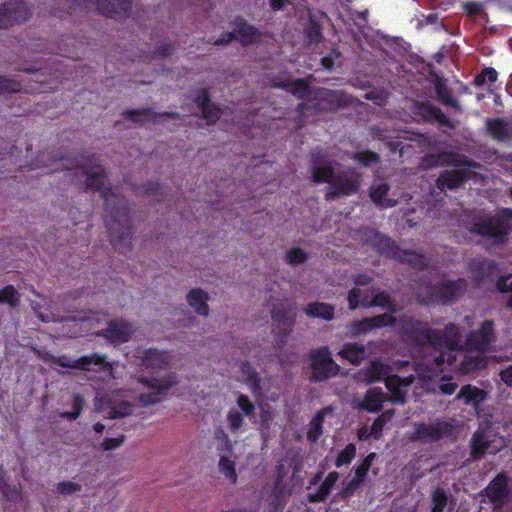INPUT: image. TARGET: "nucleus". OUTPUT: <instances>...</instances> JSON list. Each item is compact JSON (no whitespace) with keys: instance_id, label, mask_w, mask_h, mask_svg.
I'll return each instance as SVG.
<instances>
[{"instance_id":"60","label":"nucleus","mask_w":512,"mask_h":512,"mask_svg":"<svg viewBox=\"0 0 512 512\" xmlns=\"http://www.w3.org/2000/svg\"><path fill=\"white\" fill-rule=\"evenodd\" d=\"M162 188L159 182L149 181L144 184V192L147 195L154 196L158 201H160L163 196Z\"/></svg>"},{"instance_id":"29","label":"nucleus","mask_w":512,"mask_h":512,"mask_svg":"<svg viewBox=\"0 0 512 512\" xmlns=\"http://www.w3.org/2000/svg\"><path fill=\"white\" fill-rule=\"evenodd\" d=\"M333 412L331 406H326L318 410L308 425L307 439L311 443H316L323 433V423L326 415Z\"/></svg>"},{"instance_id":"62","label":"nucleus","mask_w":512,"mask_h":512,"mask_svg":"<svg viewBox=\"0 0 512 512\" xmlns=\"http://www.w3.org/2000/svg\"><path fill=\"white\" fill-rule=\"evenodd\" d=\"M341 56L338 49L333 48L329 54L321 58V65L325 70H332L335 65V60Z\"/></svg>"},{"instance_id":"53","label":"nucleus","mask_w":512,"mask_h":512,"mask_svg":"<svg viewBox=\"0 0 512 512\" xmlns=\"http://www.w3.org/2000/svg\"><path fill=\"white\" fill-rule=\"evenodd\" d=\"M201 112L202 117L207 121L209 125L215 124L221 116L220 108L213 103L201 109Z\"/></svg>"},{"instance_id":"50","label":"nucleus","mask_w":512,"mask_h":512,"mask_svg":"<svg viewBox=\"0 0 512 512\" xmlns=\"http://www.w3.org/2000/svg\"><path fill=\"white\" fill-rule=\"evenodd\" d=\"M84 405L83 397L79 394H75L73 397L72 411H66L61 413V417L69 421H75L81 414Z\"/></svg>"},{"instance_id":"55","label":"nucleus","mask_w":512,"mask_h":512,"mask_svg":"<svg viewBox=\"0 0 512 512\" xmlns=\"http://www.w3.org/2000/svg\"><path fill=\"white\" fill-rule=\"evenodd\" d=\"M435 352L438 353V355H436L434 358V363L436 366L440 367L445 362H447V364L451 366L455 362V357L450 354V352H452L451 350H448L447 348L443 347L440 350H435Z\"/></svg>"},{"instance_id":"23","label":"nucleus","mask_w":512,"mask_h":512,"mask_svg":"<svg viewBox=\"0 0 512 512\" xmlns=\"http://www.w3.org/2000/svg\"><path fill=\"white\" fill-rule=\"evenodd\" d=\"M140 364L146 370L167 369L170 364V356L165 351L149 348L143 351Z\"/></svg>"},{"instance_id":"64","label":"nucleus","mask_w":512,"mask_h":512,"mask_svg":"<svg viewBox=\"0 0 512 512\" xmlns=\"http://www.w3.org/2000/svg\"><path fill=\"white\" fill-rule=\"evenodd\" d=\"M215 437L218 441L217 449L219 451H230L232 448L231 441L228 435L223 431L219 430L216 432Z\"/></svg>"},{"instance_id":"32","label":"nucleus","mask_w":512,"mask_h":512,"mask_svg":"<svg viewBox=\"0 0 512 512\" xmlns=\"http://www.w3.org/2000/svg\"><path fill=\"white\" fill-rule=\"evenodd\" d=\"M390 367L381 361H372L368 367L363 370L364 380L368 383L384 381L390 376Z\"/></svg>"},{"instance_id":"19","label":"nucleus","mask_w":512,"mask_h":512,"mask_svg":"<svg viewBox=\"0 0 512 512\" xmlns=\"http://www.w3.org/2000/svg\"><path fill=\"white\" fill-rule=\"evenodd\" d=\"M133 0H95L97 11L112 19L126 18L132 8Z\"/></svg>"},{"instance_id":"16","label":"nucleus","mask_w":512,"mask_h":512,"mask_svg":"<svg viewBox=\"0 0 512 512\" xmlns=\"http://www.w3.org/2000/svg\"><path fill=\"white\" fill-rule=\"evenodd\" d=\"M361 179L359 175L348 176L341 172L335 175L330 188L325 194L327 201L334 200L340 196H348L356 193L360 187Z\"/></svg>"},{"instance_id":"38","label":"nucleus","mask_w":512,"mask_h":512,"mask_svg":"<svg viewBox=\"0 0 512 512\" xmlns=\"http://www.w3.org/2000/svg\"><path fill=\"white\" fill-rule=\"evenodd\" d=\"M466 180V175L461 170H451L441 173L438 182L449 189L459 187Z\"/></svg>"},{"instance_id":"5","label":"nucleus","mask_w":512,"mask_h":512,"mask_svg":"<svg viewBox=\"0 0 512 512\" xmlns=\"http://www.w3.org/2000/svg\"><path fill=\"white\" fill-rule=\"evenodd\" d=\"M311 382H323L335 377L340 372V366L333 360L327 346L312 349L309 353Z\"/></svg>"},{"instance_id":"33","label":"nucleus","mask_w":512,"mask_h":512,"mask_svg":"<svg viewBox=\"0 0 512 512\" xmlns=\"http://www.w3.org/2000/svg\"><path fill=\"white\" fill-rule=\"evenodd\" d=\"M208 298V293L202 289H192L187 295V302L197 314L207 316L209 313Z\"/></svg>"},{"instance_id":"47","label":"nucleus","mask_w":512,"mask_h":512,"mask_svg":"<svg viewBox=\"0 0 512 512\" xmlns=\"http://www.w3.org/2000/svg\"><path fill=\"white\" fill-rule=\"evenodd\" d=\"M154 114L153 110L151 108H141V109H129L126 110L123 115L136 123H143L148 120V116H151ZM157 114L155 113V116Z\"/></svg>"},{"instance_id":"31","label":"nucleus","mask_w":512,"mask_h":512,"mask_svg":"<svg viewBox=\"0 0 512 512\" xmlns=\"http://www.w3.org/2000/svg\"><path fill=\"white\" fill-rule=\"evenodd\" d=\"M486 392L471 384H466L461 387L456 395V399L463 400L465 404L478 406L486 399Z\"/></svg>"},{"instance_id":"59","label":"nucleus","mask_w":512,"mask_h":512,"mask_svg":"<svg viewBox=\"0 0 512 512\" xmlns=\"http://www.w3.org/2000/svg\"><path fill=\"white\" fill-rule=\"evenodd\" d=\"M174 46L171 43H161L153 51V59H164L172 54Z\"/></svg>"},{"instance_id":"42","label":"nucleus","mask_w":512,"mask_h":512,"mask_svg":"<svg viewBox=\"0 0 512 512\" xmlns=\"http://www.w3.org/2000/svg\"><path fill=\"white\" fill-rule=\"evenodd\" d=\"M351 159L364 167H370L380 162V156L371 150L354 152Z\"/></svg>"},{"instance_id":"46","label":"nucleus","mask_w":512,"mask_h":512,"mask_svg":"<svg viewBox=\"0 0 512 512\" xmlns=\"http://www.w3.org/2000/svg\"><path fill=\"white\" fill-rule=\"evenodd\" d=\"M133 413V405L127 401H120L114 404L109 411L111 419L123 418Z\"/></svg>"},{"instance_id":"8","label":"nucleus","mask_w":512,"mask_h":512,"mask_svg":"<svg viewBox=\"0 0 512 512\" xmlns=\"http://www.w3.org/2000/svg\"><path fill=\"white\" fill-rule=\"evenodd\" d=\"M51 363L62 368L92 370L95 372L112 371V365L107 361V357L97 353L85 355L77 359H71L67 356H51Z\"/></svg>"},{"instance_id":"61","label":"nucleus","mask_w":512,"mask_h":512,"mask_svg":"<svg viewBox=\"0 0 512 512\" xmlns=\"http://www.w3.org/2000/svg\"><path fill=\"white\" fill-rule=\"evenodd\" d=\"M511 278L512 274L498 276L495 283L496 289L500 293H508L512 291V280L509 282Z\"/></svg>"},{"instance_id":"51","label":"nucleus","mask_w":512,"mask_h":512,"mask_svg":"<svg viewBox=\"0 0 512 512\" xmlns=\"http://www.w3.org/2000/svg\"><path fill=\"white\" fill-rule=\"evenodd\" d=\"M22 89L20 82L7 76H0V95L5 93H18Z\"/></svg>"},{"instance_id":"27","label":"nucleus","mask_w":512,"mask_h":512,"mask_svg":"<svg viewBox=\"0 0 512 512\" xmlns=\"http://www.w3.org/2000/svg\"><path fill=\"white\" fill-rule=\"evenodd\" d=\"M493 440L489 439L482 429L476 430L470 440V455L473 459L482 458L490 448Z\"/></svg>"},{"instance_id":"13","label":"nucleus","mask_w":512,"mask_h":512,"mask_svg":"<svg viewBox=\"0 0 512 512\" xmlns=\"http://www.w3.org/2000/svg\"><path fill=\"white\" fill-rule=\"evenodd\" d=\"M30 11L23 0H5L0 4V29L28 20Z\"/></svg>"},{"instance_id":"35","label":"nucleus","mask_w":512,"mask_h":512,"mask_svg":"<svg viewBox=\"0 0 512 512\" xmlns=\"http://www.w3.org/2000/svg\"><path fill=\"white\" fill-rule=\"evenodd\" d=\"M305 313L311 318H321L326 321L334 319V306L324 302H312L309 303L305 309Z\"/></svg>"},{"instance_id":"17","label":"nucleus","mask_w":512,"mask_h":512,"mask_svg":"<svg viewBox=\"0 0 512 512\" xmlns=\"http://www.w3.org/2000/svg\"><path fill=\"white\" fill-rule=\"evenodd\" d=\"M396 318L387 314H380L373 317H365L360 320H354L349 327L351 334L355 337L367 334L368 332L383 328L386 326H394Z\"/></svg>"},{"instance_id":"26","label":"nucleus","mask_w":512,"mask_h":512,"mask_svg":"<svg viewBox=\"0 0 512 512\" xmlns=\"http://www.w3.org/2000/svg\"><path fill=\"white\" fill-rule=\"evenodd\" d=\"M389 191L390 186L385 182L373 184L369 188V197L378 207L392 208L397 205V201L386 197Z\"/></svg>"},{"instance_id":"43","label":"nucleus","mask_w":512,"mask_h":512,"mask_svg":"<svg viewBox=\"0 0 512 512\" xmlns=\"http://www.w3.org/2000/svg\"><path fill=\"white\" fill-rule=\"evenodd\" d=\"M375 452H370L366 457L362 459V461L354 467L355 472V478L359 479L360 481L364 482L367 474L376 458Z\"/></svg>"},{"instance_id":"22","label":"nucleus","mask_w":512,"mask_h":512,"mask_svg":"<svg viewBox=\"0 0 512 512\" xmlns=\"http://www.w3.org/2000/svg\"><path fill=\"white\" fill-rule=\"evenodd\" d=\"M416 116L421 117L425 122L435 121L443 126L451 127L449 118L442 110L430 102H417L414 107Z\"/></svg>"},{"instance_id":"15","label":"nucleus","mask_w":512,"mask_h":512,"mask_svg":"<svg viewBox=\"0 0 512 512\" xmlns=\"http://www.w3.org/2000/svg\"><path fill=\"white\" fill-rule=\"evenodd\" d=\"M451 430V425L445 421L436 420L431 423H416L413 439L423 443L440 441Z\"/></svg>"},{"instance_id":"25","label":"nucleus","mask_w":512,"mask_h":512,"mask_svg":"<svg viewBox=\"0 0 512 512\" xmlns=\"http://www.w3.org/2000/svg\"><path fill=\"white\" fill-rule=\"evenodd\" d=\"M488 134L499 142H506L512 137V127L505 118H491L486 121Z\"/></svg>"},{"instance_id":"34","label":"nucleus","mask_w":512,"mask_h":512,"mask_svg":"<svg viewBox=\"0 0 512 512\" xmlns=\"http://www.w3.org/2000/svg\"><path fill=\"white\" fill-rule=\"evenodd\" d=\"M312 178L315 183H329L331 185L335 174L334 169L330 163L318 165V158L312 155Z\"/></svg>"},{"instance_id":"63","label":"nucleus","mask_w":512,"mask_h":512,"mask_svg":"<svg viewBox=\"0 0 512 512\" xmlns=\"http://www.w3.org/2000/svg\"><path fill=\"white\" fill-rule=\"evenodd\" d=\"M237 404L247 416H250L255 411V405L250 401L247 395L240 394L237 398Z\"/></svg>"},{"instance_id":"44","label":"nucleus","mask_w":512,"mask_h":512,"mask_svg":"<svg viewBox=\"0 0 512 512\" xmlns=\"http://www.w3.org/2000/svg\"><path fill=\"white\" fill-rule=\"evenodd\" d=\"M356 456V445L349 443L343 450L339 452L335 459V466L341 468L345 465H349Z\"/></svg>"},{"instance_id":"54","label":"nucleus","mask_w":512,"mask_h":512,"mask_svg":"<svg viewBox=\"0 0 512 512\" xmlns=\"http://www.w3.org/2000/svg\"><path fill=\"white\" fill-rule=\"evenodd\" d=\"M292 81L291 76L288 72H284L277 76H273L269 79L270 86L273 88H281L284 90H288L290 86V82Z\"/></svg>"},{"instance_id":"41","label":"nucleus","mask_w":512,"mask_h":512,"mask_svg":"<svg viewBox=\"0 0 512 512\" xmlns=\"http://www.w3.org/2000/svg\"><path fill=\"white\" fill-rule=\"evenodd\" d=\"M20 303V294L13 285H6L0 289V305L15 308Z\"/></svg>"},{"instance_id":"18","label":"nucleus","mask_w":512,"mask_h":512,"mask_svg":"<svg viewBox=\"0 0 512 512\" xmlns=\"http://www.w3.org/2000/svg\"><path fill=\"white\" fill-rule=\"evenodd\" d=\"M132 334V325L123 319L109 321L107 327L100 332L102 337L113 344L128 342Z\"/></svg>"},{"instance_id":"20","label":"nucleus","mask_w":512,"mask_h":512,"mask_svg":"<svg viewBox=\"0 0 512 512\" xmlns=\"http://www.w3.org/2000/svg\"><path fill=\"white\" fill-rule=\"evenodd\" d=\"M468 269L473 276L474 282L480 284L494 277L497 271V263L486 258L472 259L468 263Z\"/></svg>"},{"instance_id":"21","label":"nucleus","mask_w":512,"mask_h":512,"mask_svg":"<svg viewBox=\"0 0 512 512\" xmlns=\"http://www.w3.org/2000/svg\"><path fill=\"white\" fill-rule=\"evenodd\" d=\"M413 381L412 377L401 378L398 375H390L385 378V386L391 394L389 401L393 405L405 404L406 402V391L403 387L409 386Z\"/></svg>"},{"instance_id":"7","label":"nucleus","mask_w":512,"mask_h":512,"mask_svg":"<svg viewBox=\"0 0 512 512\" xmlns=\"http://www.w3.org/2000/svg\"><path fill=\"white\" fill-rule=\"evenodd\" d=\"M308 102L317 112H336L351 103L349 96L343 91L321 87L313 88V95L308 98Z\"/></svg>"},{"instance_id":"39","label":"nucleus","mask_w":512,"mask_h":512,"mask_svg":"<svg viewBox=\"0 0 512 512\" xmlns=\"http://www.w3.org/2000/svg\"><path fill=\"white\" fill-rule=\"evenodd\" d=\"M321 23L314 17L309 16L308 23L305 27V35L308 44H318L323 39Z\"/></svg>"},{"instance_id":"37","label":"nucleus","mask_w":512,"mask_h":512,"mask_svg":"<svg viewBox=\"0 0 512 512\" xmlns=\"http://www.w3.org/2000/svg\"><path fill=\"white\" fill-rule=\"evenodd\" d=\"M365 306L381 307L391 313H395L398 310L397 304L391 298L390 294L386 291H380L373 295L371 301Z\"/></svg>"},{"instance_id":"1","label":"nucleus","mask_w":512,"mask_h":512,"mask_svg":"<svg viewBox=\"0 0 512 512\" xmlns=\"http://www.w3.org/2000/svg\"><path fill=\"white\" fill-rule=\"evenodd\" d=\"M75 172L85 177L86 191H100L104 200V223L108 230L110 242L119 252L129 251L133 238V225L130 210L124 197L113 193L110 185H105L106 173L95 154L81 156Z\"/></svg>"},{"instance_id":"30","label":"nucleus","mask_w":512,"mask_h":512,"mask_svg":"<svg viewBox=\"0 0 512 512\" xmlns=\"http://www.w3.org/2000/svg\"><path fill=\"white\" fill-rule=\"evenodd\" d=\"M339 479V473L336 471L330 472L324 481L321 483L319 488L313 492L309 493L307 499L310 503H320L326 500V498L330 495L332 488L336 484Z\"/></svg>"},{"instance_id":"12","label":"nucleus","mask_w":512,"mask_h":512,"mask_svg":"<svg viewBox=\"0 0 512 512\" xmlns=\"http://www.w3.org/2000/svg\"><path fill=\"white\" fill-rule=\"evenodd\" d=\"M495 340V325L491 319L484 320L477 331L466 335L465 347L469 351L487 352Z\"/></svg>"},{"instance_id":"45","label":"nucleus","mask_w":512,"mask_h":512,"mask_svg":"<svg viewBox=\"0 0 512 512\" xmlns=\"http://www.w3.org/2000/svg\"><path fill=\"white\" fill-rule=\"evenodd\" d=\"M432 510L435 512H443L448 503V496L443 488L437 487L431 497Z\"/></svg>"},{"instance_id":"9","label":"nucleus","mask_w":512,"mask_h":512,"mask_svg":"<svg viewBox=\"0 0 512 512\" xmlns=\"http://www.w3.org/2000/svg\"><path fill=\"white\" fill-rule=\"evenodd\" d=\"M482 494L493 505V511L500 512L511 496L507 473L504 471L498 473L483 489Z\"/></svg>"},{"instance_id":"10","label":"nucleus","mask_w":512,"mask_h":512,"mask_svg":"<svg viewBox=\"0 0 512 512\" xmlns=\"http://www.w3.org/2000/svg\"><path fill=\"white\" fill-rule=\"evenodd\" d=\"M467 281L463 278L457 280H442L430 285V300L447 304L460 298L467 290Z\"/></svg>"},{"instance_id":"11","label":"nucleus","mask_w":512,"mask_h":512,"mask_svg":"<svg viewBox=\"0 0 512 512\" xmlns=\"http://www.w3.org/2000/svg\"><path fill=\"white\" fill-rule=\"evenodd\" d=\"M233 24V31L223 33L212 42L213 45L220 46L229 44L232 40H237L243 46H247L260 37L259 30L255 26L250 25L243 17H237Z\"/></svg>"},{"instance_id":"6","label":"nucleus","mask_w":512,"mask_h":512,"mask_svg":"<svg viewBox=\"0 0 512 512\" xmlns=\"http://www.w3.org/2000/svg\"><path fill=\"white\" fill-rule=\"evenodd\" d=\"M139 382L150 389L149 392L141 393L138 396L140 404L148 407L162 402L170 388L177 384V378L175 374L169 373L161 377L141 376Z\"/></svg>"},{"instance_id":"52","label":"nucleus","mask_w":512,"mask_h":512,"mask_svg":"<svg viewBox=\"0 0 512 512\" xmlns=\"http://www.w3.org/2000/svg\"><path fill=\"white\" fill-rule=\"evenodd\" d=\"M363 483L364 482L354 477L345 486L342 487L338 493V496L344 500L351 498Z\"/></svg>"},{"instance_id":"28","label":"nucleus","mask_w":512,"mask_h":512,"mask_svg":"<svg viewBox=\"0 0 512 512\" xmlns=\"http://www.w3.org/2000/svg\"><path fill=\"white\" fill-rule=\"evenodd\" d=\"M338 355L348 361L352 365H360L366 358V349L363 344L356 342H347L343 344L342 349L338 352Z\"/></svg>"},{"instance_id":"57","label":"nucleus","mask_w":512,"mask_h":512,"mask_svg":"<svg viewBox=\"0 0 512 512\" xmlns=\"http://www.w3.org/2000/svg\"><path fill=\"white\" fill-rule=\"evenodd\" d=\"M241 373L246 379L252 382L254 385L259 386V377L256 369L251 365L250 362L245 361L241 364Z\"/></svg>"},{"instance_id":"36","label":"nucleus","mask_w":512,"mask_h":512,"mask_svg":"<svg viewBox=\"0 0 512 512\" xmlns=\"http://www.w3.org/2000/svg\"><path fill=\"white\" fill-rule=\"evenodd\" d=\"M287 92L300 100L307 101L308 98L313 95V89L310 87V83L304 78L292 80Z\"/></svg>"},{"instance_id":"58","label":"nucleus","mask_w":512,"mask_h":512,"mask_svg":"<svg viewBox=\"0 0 512 512\" xmlns=\"http://www.w3.org/2000/svg\"><path fill=\"white\" fill-rule=\"evenodd\" d=\"M80 484L72 481H62L57 485V491L61 495H70L75 492L81 491Z\"/></svg>"},{"instance_id":"40","label":"nucleus","mask_w":512,"mask_h":512,"mask_svg":"<svg viewBox=\"0 0 512 512\" xmlns=\"http://www.w3.org/2000/svg\"><path fill=\"white\" fill-rule=\"evenodd\" d=\"M435 91L443 105L460 110V104L457 99L453 97L452 91L445 84L439 82L435 86Z\"/></svg>"},{"instance_id":"3","label":"nucleus","mask_w":512,"mask_h":512,"mask_svg":"<svg viewBox=\"0 0 512 512\" xmlns=\"http://www.w3.org/2000/svg\"><path fill=\"white\" fill-rule=\"evenodd\" d=\"M466 229L491 246H503L509 241L512 231V208L502 207L494 214L474 215Z\"/></svg>"},{"instance_id":"24","label":"nucleus","mask_w":512,"mask_h":512,"mask_svg":"<svg viewBox=\"0 0 512 512\" xmlns=\"http://www.w3.org/2000/svg\"><path fill=\"white\" fill-rule=\"evenodd\" d=\"M388 400L386 394L379 387L369 388L361 403L359 409L370 413H378L382 410L383 404Z\"/></svg>"},{"instance_id":"4","label":"nucleus","mask_w":512,"mask_h":512,"mask_svg":"<svg viewBox=\"0 0 512 512\" xmlns=\"http://www.w3.org/2000/svg\"><path fill=\"white\" fill-rule=\"evenodd\" d=\"M362 241L365 245L370 246L378 255L400 264H407L411 268L420 271L426 270L429 267V260L424 254L413 250L401 249L395 240L377 229H365Z\"/></svg>"},{"instance_id":"56","label":"nucleus","mask_w":512,"mask_h":512,"mask_svg":"<svg viewBox=\"0 0 512 512\" xmlns=\"http://www.w3.org/2000/svg\"><path fill=\"white\" fill-rule=\"evenodd\" d=\"M227 420L232 432H237L243 425L244 419L241 413L237 410H230L227 414Z\"/></svg>"},{"instance_id":"14","label":"nucleus","mask_w":512,"mask_h":512,"mask_svg":"<svg viewBox=\"0 0 512 512\" xmlns=\"http://www.w3.org/2000/svg\"><path fill=\"white\" fill-rule=\"evenodd\" d=\"M271 318L277 325L278 334L286 337L295 324V306L291 302L279 300L272 304Z\"/></svg>"},{"instance_id":"49","label":"nucleus","mask_w":512,"mask_h":512,"mask_svg":"<svg viewBox=\"0 0 512 512\" xmlns=\"http://www.w3.org/2000/svg\"><path fill=\"white\" fill-rule=\"evenodd\" d=\"M308 260V253L302 248L294 247L287 251L286 262L292 266L301 265Z\"/></svg>"},{"instance_id":"2","label":"nucleus","mask_w":512,"mask_h":512,"mask_svg":"<svg viewBox=\"0 0 512 512\" xmlns=\"http://www.w3.org/2000/svg\"><path fill=\"white\" fill-rule=\"evenodd\" d=\"M403 334L419 347L431 346L434 350L445 347L451 351H461V334L454 323L447 324L443 330L433 329L427 322L413 317H405L400 321Z\"/></svg>"},{"instance_id":"48","label":"nucleus","mask_w":512,"mask_h":512,"mask_svg":"<svg viewBox=\"0 0 512 512\" xmlns=\"http://www.w3.org/2000/svg\"><path fill=\"white\" fill-rule=\"evenodd\" d=\"M219 470L225 477L232 483L237 482V474L235 470V463L229 458L222 456L219 459Z\"/></svg>"}]
</instances>
